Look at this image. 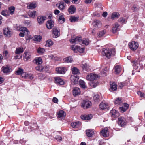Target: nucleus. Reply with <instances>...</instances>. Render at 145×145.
<instances>
[{
	"label": "nucleus",
	"mask_w": 145,
	"mask_h": 145,
	"mask_svg": "<svg viewBox=\"0 0 145 145\" xmlns=\"http://www.w3.org/2000/svg\"><path fill=\"white\" fill-rule=\"evenodd\" d=\"M23 72V70L20 68H18V69L16 71V74L18 75H21Z\"/></svg>",
	"instance_id": "obj_52"
},
{
	"label": "nucleus",
	"mask_w": 145,
	"mask_h": 145,
	"mask_svg": "<svg viewBox=\"0 0 145 145\" xmlns=\"http://www.w3.org/2000/svg\"><path fill=\"white\" fill-rule=\"evenodd\" d=\"M78 18L74 16L71 17L69 18V20L71 22H76L78 20Z\"/></svg>",
	"instance_id": "obj_50"
},
{
	"label": "nucleus",
	"mask_w": 145,
	"mask_h": 145,
	"mask_svg": "<svg viewBox=\"0 0 145 145\" xmlns=\"http://www.w3.org/2000/svg\"><path fill=\"white\" fill-rule=\"evenodd\" d=\"M99 107L102 110L108 109V106L107 103L103 102H101L100 104Z\"/></svg>",
	"instance_id": "obj_15"
},
{
	"label": "nucleus",
	"mask_w": 145,
	"mask_h": 145,
	"mask_svg": "<svg viewBox=\"0 0 145 145\" xmlns=\"http://www.w3.org/2000/svg\"><path fill=\"white\" fill-rule=\"evenodd\" d=\"M70 78L72 84H75L78 83L79 77L77 76L72 75Z\"/></svg>",
	"instance_id": "obj_10"
},
{
	"label": "nucleus",
	"mask_w": 145,
	"mask_h": 145,
	"mask_svg": "<svg viewBox=\"0 0 145 145\" xmlns=\"http://www.w3.org/2000/svg\"><path fill=\"white\" fill-rule=\"evenodd\" d=\"M84 48H81L80 47L78 46V51L80 53H83L84 52Z\"/></svg>",
	"instance_id": "obj_63"
},
{
	"label": "nucleus",
	"mask_w": 145,
	"mask_h": 145,
	"mask_svg": "<svg viewBox=\"0 0 145 145\" xmlns=\"http://www.w3.org/2000/svg\"><path fill=\"white\" fill-rule=\"evenodd\" d=\"M52 31L53 37L56 38L59 36V32L56 27H54L52 29Z\"/></svg>",
	"instance_id": "obj_9"
},
{
	"label": "nucleus",
	"mask_w": 145,
	"mask_h": 145,
	"mask_svg": "<svg viewBox=\"0 0 145 145\" xmlns=\"http://www.w3.org/2000/svg\"><path fill=\"white\" fill-rule=\"evenodd\" d=\"M55 139L59 141H60L62 140V137L60 136L57 135L55 137Z\"/></svg>",
	"instance_id": "obj_60"
},
{
	"label": "nucleus",
	"mask_w": 145,
	"mask_h": 145,
	"mask_svg": "<svg viewBox=\"0 0 145 145\" xmlns=\"http://www.w3.org/2000/svg\"><path fill=\"white\" fill-rule=\"evenodd\" d=\"M92 116L91 114L86 115H81V118L82 119L88 120L92 118Z\"/></svg>",
	"instance_id": "obj_28"
},
{
	"label": "nucleus",
	"mask_w": 145,
	"mask_h": 145,
	"mask_svg": "<svg viewBox=\"0 0 145 145\" xmlns=\"http://www.w3.org/2000/svg\"><path fill=\"white\" fill-rule=\"evenodd\" d=\"M19 30L22 32L19 34V35L20 37H23L25 35L28 36L29 35V32L25 27H21L20 28Z\"/></svg>",
	"instance_id": "obj_2"
},
{
	"label": "nucleus",
	"mask_w": 145,
	"mask_h": 145,
	"mask_svg": "<svg viewBox=\"0 0 145 145\" xmlns=\"http://www.w3.org/2000/svg\"><path fill=\"white\" fill-rule=\"evenodd\" d=\"M125 85L126 84L125 83L123 82H121L119 84V88L120 89H122L123 87L125 86Z\"/></svg>",
	"instance_id": "obj_61"
},
{
	"label": "nucleus",
	"mask_w": 145,
	"mask_h": 145,
	"mask_svg": "<svg viewBox=\"0 0 145 145\" xmlns=\"http://www.w3.org/2000/svg\"><path fill=\"white\" fill-rule=\"evenodd\" d=\"M119 25L118 23H116L113 25V27L112 28V32L113 33H116L118 31V28Z\"/></svg>",
	"instance_id": "obj_20"
},
{
	"label": "nucleus",
	"mask_w": 145,
	"mask_h": 145,
	"mask_svg": "<svg viewBox=\"0 0 145 145\" xmlns=\"http://www.w3.org/2000/svg\"><path fill=\"white\" fill-rule=\"evenodd\" d=\"M53 44L52 41L50 40H48L46 42L45 46L47 47H50Z\"/></svg>",
	"instance_id": "obj_47"
},
{
	"label": "nucleus",
	"mask_w": 145,
	"mask_h": 145,
	"mask_svg": "<svg viewBox=\"0 0 145 145\" xmlns=\"http://www.w3.org/2000/svg\"><path fill=\"white\" fill-rule=\"evenodd\" d=\"M4 34L8 37H10L12 33V31L10 29L8 28H5L3 31Z\"/></svg>",
	"instance_id": "obj_14"
},
{
	"label": "nucleus",
	"mask_w": 145,
	"mask_h": 145,
	"mask_svg": "<svg viewBox=\"0 0 145 145\" xmlns=\"http://www.w3.org/2000/svg\"><path fill=\"white\" fill-rule=\"evenodd\" d=\"M37 64H40L42 63V60L40 57H38L35 58L33 60Z\"/></svg>",
	"instance_id": "obj_30"
},
{
	"label": "nucleus",
	"mask_w": 145,
	"mask_h": 145,
	"mask_svg": "<svg viewBox=\"0 0 145 145\" xmlns=\"http://www.w3.org/2000/svg\"><path fill=\"white\" fill-rule=\"evenodd\" d=\"M132 9L134 12L137 11L138 10V7L135 6H134L132 8Z\"/></svg>",
	"instance_id": "obj_64"
},
{
	"label": "nucleus",
	"mask_w": 145,
	"mask_h": 145,
	"mask_svg": "<svg viewBox=\"0 0 145 145\" xmlns=\"http://www.w3.org/2000/svg\"><path fill=\"white\" fill-rule=\"evenodd\" d=\"M28 15L31 17L34 18L36 15V12L35 11H30L28 13Z\"/></svg>",
	"instance_id": "obj_34"
},
{
	"label": "nucleus",
	"mask_w": 145,
	"mask_h": 145,
	"mask_svg": "<svg viewBox=\"0 0 145 145\" xmlns=\"http://www.w3.org/2000/svg\"><path fill=\"white\" fill-rule=\"evenodd\" d=\"M117 85L115 82H113L112 84H110V91H111L116 90L117 89Z\"/></svg>",
	"instance_id": "obj_21"
},
{
	"label": "nucleus",
	"mask_w": 145,
	"mask_h": 145,
	"mask_svg": "<svg viewBox=\"0 0 145 145\" xmlns=\"http://www.w3.org/2000/svg\"><path fill=\"white\" fill-rule=\"evenodd\" d=\"M80 86L82 88L85 89L86 88L85 85V82L82 80H80L79 81Z\"/></svg>",
	"instance_id": "obj_48"
},
{
	"label": "nucleus",
	"mask_w": 145,
	"mask_h": 145,
	"mask_svg": "<svg viewBox=\"0 0 145 145\" xmlns=\"http://www.w3.org/2000/svg\"><path fill=\"white\" fill-rule=\"evenodd\" d=\"M121 71V67L117 65L115 67V71L116 74H118Z\"/></svg>",
	"instance_id": "obj_45"
},
{
	"label": "nucleus",
	"mask_w": 145,
	"mask_h": 145,
	"mask_svg": "<svg viewBox=\"0 0 145 145\" xmlns=\"http://www.w3.org/2000/svg\"><path fill=\"white\" fill-rule=\"evenodd\" d=\"M128 45L130 49L132 50H135L138 47V42L135 41L130 42L128 44Z\"/></svg>",
	"instance_id": "obj_5"
},
{
	"label": "nucleus",
	"mask_w": 145,
	"mask_h": 145,
	"mask_svg": "<svg viewBox=\"0 0 145 145\" xmlns=\"http://www.w3.org/2000/svg\"><path fill=\"white\" fill-rule=\"evenodd\" d=\"M71 70L73 74H79L80 73L79 70L76 67L72 66L71 67Z\"/></svg>",
	"instance_id": "obj_18"
},
{
	"label": "nucleus",
	"mask_w": 145,
	"mask_h": 145,
	"mask_svg": "<svg viewBox=\"0 0 145 145\" xmlns=\"http://www.w3.org/2000/svg\"><path fill=\"white\" fill-rule=\"evenodd\" d=\"M118 123L119 126L121 127H123L126 125L127 121L125 118L121 117L118 118Z\"/></svg>",
	"instance_id": "obj_3"
},
{
	"label": "nucleus",
	"mask_w": 145,
	"mask_h": 145,
	"mask_svg": "<svg viewBox=\"0 0 145 145\" xmlns=\"http://www.w3.org/2000/svg\"><path fill=\"white\" fill-rule=\"evenodd\" d=\"M1 14L5 16H7L9 15L7 10H3L1 12Z\"/></svg>",
	"instance_id": "obj_55"
},
{
	"label": "nucleus",
	"mask_w": 145,
	"mask_h": 145,
	"mask_svg": "<svg viewBox=\"0 0 145 145\" xmlns=\"http://www.w3.org/2000/svg\"><path fill=\"white\" fill-rule=\"evenodd\" d=\"M31 53L29 52H24L23 54L24 59L25 61H27L31 58Z\"/></svg>",
	"instance_id": "obj_12"
},
{
	"label": "nucleus",
	"mask_w": 145,
	"mask_h": 145,
	"mask_svg": "<svg viewBox=\"0 0 145 145\" xmlns=\"http://www.w3.org/2000/svg\"><path fill=\"white\" fill-rule=\"evenodd\" d=\"M116 54V51L114 49H109L103 48L101 52L102 55L108 59L114 56Z\"/></svg>",
	"instance_id": "obj_1"
},
{
	"label": "nucleus",
	"mask_w": 145,
	"mask_h": 145,
	"mask_svg": "<svg viewBox=\"0 0 145 145\" xmlns=\"http://www.w3.org/2000/svg\"><path fill=\"white\" fill-rule=\"evenodd\" d=\"M129 107L128 104L125 103L122 107H120V110L121 112H125Z\"/></svg>",
	"instance_id": "obj_24"
},
{
	"label": "nucleus",
	"mask_w": 145,
	"mask_h": 145,
	"mask_svg": "<svg viewBox=\"0 0 145 145\" xmlns=\"http://www.w3.org/2000/svg\"><path fill=\"white\" fill-rule=\"evenodd\" d=\"M137 94L140 96L141 97H145V95L143 93L140 91H138L137 92Z\"/></svg>",
	"instance_id": "obj_59"
},
{
	"label": "nucleus",
	"mask_w": 145,
	"mask_h": 145,
	"mask_svg": "<svg viewBox=\"0 0 145 145\" xmlns=\"http://www.w3.org/2000/svg\"><path fill=\"white\" fill-rule=\"evenodd\" d=\"M118 21L121 24H124L126 22V20L123 17L120 18L118 20Z\"/></svg>",
	"instance_id": "obj_53"
},
{
	"label": "nucleus",
	"mask_w": 145,
	"mask_h": 145,
	"mask_svg": "<svg viewBox=\"0 0 145 145\" xmlns=\"http://www.w3.org/2000/svg\"><path fill=\"white\" fill-rule=\"evenodd\" d=\"M91 105V102L88 100H83L81 104V106L84 109L90 107Z\"/></svg>",
	"instance_id": "obj_4"
},
{
	"label": "nucleus",
	"mask_w": 145,
	"mask_h": 145,
	"mask_svg": "<svg viewBox=\"0 0 145 145\" xmlns=\"http://www.w3.org/2000/svg\"><path fill=\"white\" fill-rule=\"evenodd\" d=\"M69 12L71 14H73L76 11V8L74 5L71 6L68 9Z\"/></svg>",
	"instance_id": "obj_33"
},
{
	"label": "nucleus",
	"mask_w": 145,
	"mask_h": 145,
	"mask_svg": "<svg viewBox=\"0 0 145 145\" xmlns=\"http://www.w3.org/2000/svg\"><path fill=\"white\" fill-rule=\"evenodd\" d=\"M86 135L88 137H92L94 134V131L91 129L86 130Z\"/></svg>",
	"instance_id": "obj_29"
},
{
	"label": "nucleus",
	"mask_w": 145,
	"mask_h": 145,
	"mask_svg": "<svg viewBox=\"0 0 145 145\" xmlns=\"http://www.w3.org/2000/svg\"><path fill=\"white\" fill-rule=\"evenodd\" d=\"M15 10V7L13 6H11L8 8V10L11 15H13L14 14Z\"/></svg>",
	"instance_id": "obj_40"
},
{
	"label": "nucleus",
	"mask_w": 145,
	"mask_h": 145,
	"mask_svg": "<svg viewBox=\"0 0 145 145\" xmlns=\"http://www.w3.org/2000/svg\"><path fill=\"white\" fill-rule=\"evenodd\" d=\"M71 49L73 50L74 52H77L78 50V46H71Z\"/></svg>",
	"instance_id": "obj_54"
},
{
	"label": "nucleus",
	"mask_w": 145,
	"mask_h": 145,
	"mask_svg": "<svg viewBox=\"0 0 145 145\" xmlns=\"http://www.w3.org/2000/svg\"><path fill=\"white\" fill-rule=\"evenodd\" d=\"M55 82L58 85H63L64 84V81L59 77H55L54 78Z\"/></svg>",
	"instance_id": "obj_16"
},
{
	"label": "nucleus",
	"mask_w": 145,
	"mask_h": 145,
	"mask_svg": "<svg viewBox=\"0 0 145 145\" xmlns=\"http://www.w3.org/2000/svg\"><path fill=\"white\" fill-rule=\"evenodd\" d=\"M45 67L42 65H38L35 67L36 70L41 71L44 70Z\"/></svg>",
	"instance_id": "obj_41"
},
{
	"label": "nucleus",
	"mask_w": 145,
	"mask_h": 145,
	"mask_svg": "<svg viewBox=\"0 0 145 145\" xmlns=\"http://www.w3.org/2000/svg\"><path fill=\"white\" fill-rule=\"evenodd\" d=\"M121 99L120 98H117L114 101V103L115 104L118 105L121 103Z\"/></svg>",
	"instance_id": "obj_58"
},
{
	"label": "nucleus",
	"mask_w": 145,
	"mask_h": 145,
	"mask_svg": "<svg viewBox=\"0 0 145 145\" xmlns=\"http://www.w3.org/2000/svg\"><path fill=\"white\" fill-rule=\"evenodd\" d=\"M42 37L40 35H35L33 39L34 40L40 42L42 39Z\"/></svg>",
	"instance_id": "obj_42"
},
{
	"label": "nucleus",
	"mask_w": 145,
	"mask_h": 145,
	"mask_svg": "<svg viewBox=\"0 0 145 145\" xmlns=\"http://www.w3.org/2000/svg\"><path fill=\"white\" fill-rule=\"evenodd\" d=\"M21 75L23 78H29L31 80L33 79V77L32 74H28L25 72H23L21 74Z\"/></svg>",
	"instance_id": "obj_13"
},
{
	"label": "nucleus",
	"mask_w": 145,
	"mask_h": 145,
	"mask_svg": "<svg viewBox=\"0 0 145 145\" xmlns=\"http://www.w3.org/2000/svg\"><path fill=\"white\" fill-rule=\"evenodd\" d=\"M119 14L118 12H114L112 14L111 16V18L112 19L117 18L119 16Z\"/></svg>",
	"instance_id": "obj_38"
},
{
	"label": "nucleus",
	"mask_w": 145,
	"mask_h": 145,
	"mask_svg": "<svg viewBox=\"0 0 145 145\" xmlns=\"http://www.w3.org/2000/svg\"><path fill=\"white\" fill-rule=\"evenodd\" d=\"M93 99L95 102H97L100 101L99 96L98 94H94Z\"/></svg>",
	"instance_id": "obj_43"
},
{
	"label": "nucleus",
	"mask_w": 145,
	"mask_h": 145,
	"mask_svg": "<svg viewBox=\"0 0 145 145\" xmlns=\"http://www.w3.org/2000/svg\"><path fill=\"white\" fill-rule=\"evenodd\" d=\"M65 21V19L63 15H60L59 16L58 21L60 24L63 23Z\"/></svg>",
	"instance_id": "obj_37"
},
{
	"label": "nucleus",
	"mask_w": 145,
	"mask_h": 145,
	"mask_svg": "<svg viewBox=\"0 0 145 145\" xmlns=\"http://www.w3.org/2000/svg\"><path fill=\"white\" fill-rule=\"evenodd\" d=\"M37 20L38 23L40 24H41L44 22L45 18L43 16H39L37 18Z\"/></svg>",
	"instance_id": "obj_31"
},
{
	"label": "nucleus",
	"mask_w": 145,
	"mask_h": 145,
	"mask_svg": "<svg viewBox=\"0 0 145 145\" xmlns=\"http://www.w3.org/2000/svg\"><path fill=\"white\" fill-rule=\"evenodd\" d=\"M73 94L74 96H76L80 94V88L78 87L74 88L73 89Z\"/></svg>",
	"instance_id": "obj_23"
},
{
	"label": "nucleus",
	"mask_w": 145,
	"mask_h": 145,
	"mask_svg": "<svg viewBox=\"0 0 145 145\" xmlns=\"http://www.w3.org/2000/svg\"><path fill=\"white\" fill-rule=\"evenodd\" d=\"M132 63L134 69L136 70L135 72H140V69L139 68V64H138V61L135 60L132 62Z\"/></svg>",
	"instance_id": "obj_7"
},
{
	"label": "nucleus",
	"mask_w": 145,
	"mask_h": 145,
	"mask_svg": "<svg viewBox=\"0 0 145 145\" xmlns=\"http://www.w3.org/2000/svg\"><path fill=\"white\" fill-rule=\"evenodd\" d=\"M82 68L84 70L86 71H88V64L86 63H85L82 64Z\"/></svg>",
	"instance_id": "obj_51"
},
{
	"label": "nucleus",
	"mask_w": 145,
	"mask_h": 145,
	"mask_svg": "<svg viewBox=\"0 0 145 145\" xmlns=\"http://www.w3.org/2000/svg\"><path fill=\"white\" fill-rule=\"evenodd\" d=\"M3 72L4 73H7L10 72L11 68L8 66H6L5 67H3L2 68Z\"/></svg>",
	"instance_id": "obj_26"
},
{
	"label": "nucleus",
	"mask_w": 145,
	"mask_h": 145,
	"mask_svg": "<svg viewBox=\"0 0 145 145\" xmlns=\"http://www.w3.org/2000/svg\"><path fill=\"white\" fill-rule=\"evenodd\" d=\"M110 114L114 118H116L119 116L118 111L115 109L112 110L110 112Z\"/></svg>",
	"instance_id": "obj_19"
},
{
	"label": "nucleus",
	"mask_w": 145,
	"mask_h": 145,
	"mask_svg": "<svg viewBox=\"0 0 145 145\" xmlns=\"http://www.w3.org/2000/svg\"><path fill=\"white\" fill-rule=\"evenodd\" d=\"M82 43L85 45H88L89 44V40L88 39H84L82 41Z\"/></svg>",
	"instance_id": "obj_56"
},
{
	"label": "nucleus",
	"mask_w": 145,
	"mask_h": 145,
	"mask_svg": "<svg viewBox=\"0 0 145 145\" xmlns=\"http://www.w3.org/2000/svg\"><path fill=\"white\" fill-rule=\"evenodd\" d=\"M90 84L91 87L93 88H95L97 85V84L96 83L94 82L93 81H90Z\"/></svg>",
	"instance_id": "obj_57"
},
{
	"label": "nucleus",
	"mask_w": 145,
	"mask_h": 145,
	"mask_svg": "<svg viewBox=\"0 0 145 145\" xmlns=\"http://www.w3.org/2000/svg\"><path fill=\"white\" fill-rule=\"evenodd\" d=\"M65 4L63 2H61L58 6V8L61 10H63L65 7Z\"/></svg>",
	"instance_id": "obj_44"
},
{
	"label": "nucleus",
	"mask_w": 145,
	"mask_h": 145,
	"mask_svg": "<svg viewBox=\"0 0 145 145\" xmlns=\"http://www.w3.org/2000/svg\"><path fill=\"white\" fill-rule=\"evenodd\" d=\"M66 71L65 68L64 67H59L56 69V73L59 74H64L65 73Z\"/></svg>",
	"instance_id": "obj_8"
},
{
	"label": "nucleus",
	"mask_w": 145,
	"mask_h": 145,
	"mask_svg": "<svg viewBox=\"0 0 145 145\" xmlns=\"http://www.w3.org/2000/svg\"><path fill=\"white\" fill-rule=\"evenodd\" d=\"M24 51L23 48L22 47H20L16 48L15 51L16 54H19L22 53Z\"/></svg>",
	"instance_id": "obj_35"
},
{
	"label": "nucleus",
	"mask_w": 145,
	"mask_h": 145,
	"mask_svg": "<svg viewBox=\"0 0 145 145\" xmlns=\"http://www.w3.org/2000/svg\"><path fill=\"white\" fill-rule=\"evenodd\" d=\"M65 114L64 112L62 110L60 111L57 113V117L61 118L64 117L65 116Z\"/></svg>",
	"instance_id": "obj_32"
},
{
	"label": "nucleus",
	"mask_w": 145,
	"mask_h": 145,
	"mask_svg": "<svg viewBox=\"0 0 145 145\" xmlns=\"http://www.w3.org/2000/svg\"><path fill=\"white\" fill-rule=\"evenodd\" d=\"M93 24L94 27L97 28L101 27V22L98 20H95L93 23Z\"/></svg>",
	"instance_id": "obj_25"
},
{
	"label": "nucleus",
	"mask_w": 145,
	"mask_h": 145,
	"mask_svg": "<svg viewBox=\"0 0 145 145\" xmlns=\"http://www.w3.org/2000/svg\"><path fill=\"white\" fill-rule=\"evenodd\" d=\"M45 51V50L44 48L40 47L39 48L37 49V52L39 54H42L44 53Z\"/></svg>",
	"instance_id": "obj_46"
},
{
	"label": "nucleus",
	"mask_w": 145,
	"mask_h": 145,
	"mask_svg": "<svg viewBox=\"0 0 145 145\" xmlns=\"http://www.w3.org/2000/svg\"><path fill=\"white\" fill-rule=\"evenodd\" d=\"M106 32L105 30H103L102 31H99L98 34V36L99 37H102Z\"/></svg>",
	"instance_id": "obj_49"
},
{
	"label": "nucleus",
	"mask_w": 145,
	"mask_h": 145,
	"mask_svg": "<svg viewBox=\"0 0 145 145\" xmlns=\"http://www.w3.org/2000/svg\"><path fill=\"white\" fill-rule=\"evenodd\" d=\"M80 125L79 122H75L71 123V126L74 128H77Z\"/></svg>",
	"instance_id": "obj_36"
},
{
	"label": "nucleus",
	"mask_w": 145,
	"mask_h": 145,
	"mask_svg": "<svg viewBox=\"0 0 145 145\" xmlns=\"http://www.w3.org/2000/svg\"><path fill=\"white\" fill-rule=\"evenodd\" d=\"M22 57V56H20V55L18 54L15 56H14V59H18L21 58Z\"/></svg>",
	"instance_id": "obj_62"
},
{
	"label": "nucleus",
	"mask_w": 145,
	"mask_h": 145,
	"mask_svg": "<svg viewBox=\"0 0 145 145\" xmlns=\"http://www.w3.org/2000/svg\"><path fill=\"white\" fill-rule=\"evenodd\" d=\"M46 25L48 29H51L54 26V22L52 20H49L46 22Z\"/></svg>",
	"instance_id": "obj_11"
},
{
	"label": "nucleus",
	"mask_w": 145,
	"mask_h": 145,
	"mask_svg": "<svg viewBox=\"0 0 145 145\" xmlns=\"http://www.w3.org/2000/svg\"><path fill=\"white\" fill-rule=\"evenodd\" d=\"M98 78V76L96 74H91L87 75L86 79L88 80H89L90 81H93L95 80H97Z\"/></svg>",
	"instance_id": "obj_6"
},
{
	"label": "nucleus",
	"mask_w": 145,
	"mask_h": 145,
	"mask_svg": "<svg viewBox=\"0 0 145 145\" xmlns=\"http://www.w3.org/2000/svg\"><path fill=\"white\" fill-rule=\"evenodd\" d=\"M63 60L66 63H71L73 59L71 57L69 56L64 58Z\"/></svg>",
	"instance_id": "obj_39"
},
{
	"label": "nucleus",
	"mask_w": 145,
	"mask_h": 145,
	"mask_svg": "<svg viewBox=\"0 0 145 145\" xmlns=\"http://www.w3.org/2000/svg\"><path fill=\"white\" fill-rule=\"evenodd\" d=\"M101 135L105 137H107L109 135L108 128L106 127L102 130L101 132Z\"/></svg>",
	"instance_id": "obj_17"
},
{
	"label": "nucleus",
	"mask_w": 145,
	"mask_h": 145,
	"mask_svg": "<svg viewBox=\"0 0 145 145\" xmlns=\"http://www.w3.org/2000/svg\"><path fill=\"white\" fill-rule=\"evenodd\" d=\"M81 41H82L81 37H77L74 39H71L70 41L71 43H78Z\"/></svg>",
	"instance_id": "obj_22"
},
{
	"label": "nucleus",
	"mask_w": 145,
	"mask_h": 145,
	"mask_svg": "<svg viewBox=\"0 0 145 145\" xmlns=\"http://www.w3.org/2000/svg\"><path fill=\"white\" fill-rule=\"evenodd\" d=\"M37 5L35 3H31L28 5L27 6V8L29 9H33L37 7Z\"/></svg>",
	"instance_id": "obj_27"
}]
</instances>
